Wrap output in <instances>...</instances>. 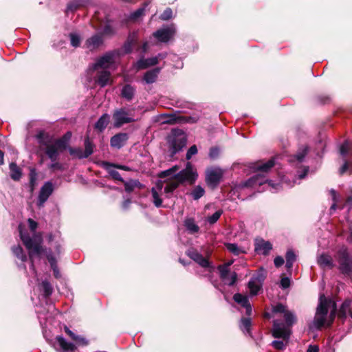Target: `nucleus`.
Here are the masks:
<instances>
[{
  "label": "nucleus",
  "instance_id": "obj_1",
  "mask_svg": "<svg viewBox=\"0 0 352 352\" xmlns=\"http://www.w3.org/2000/svg\"><path fill=\"white\" fill-rule=\"evenodd\" d=\"M263 317L267 319L275 318L272 331L273 336L283 338L284 341L275 340L272 342V345L276 349H284L292 333L291 328L296 322V316L289 309H271L270 313L265 312Z\"/></svg>",
  "mask_w": 352,
  "mask_h": 352
},
{
  "label": "nucleus",
  "instance_id": "obj_2",
  "mask_svg": "<svg viewBox=\"0 0 352 352\" xmlns=\"http://www.w3.org/2000/svg\"><path fill=\"white\" fill-rule=\"evenodd\" d=\"M19 235L23 245L28 250L29 259L34 265L33 257L34 255L40 256L42 254L47 253V249L42 245L43 238L41 234H36L32 239L28 232H23L19 226Z\"/></svg>",
  "mask_w": 352,
  "mask_h": 352
},
{
  "label": "nucleus",
  "instance_id": "obj_3",
  "mask_svg": "<svg viewBox=\"0 0 352 352\" xmlns=\"http://www.w3.org/2000/svg\"><path fill=\"white\" fill-rule=\"evenodd\" d=\"M166 141L168 147L169 157L172 159L186 146L187 138L183 130L180 129H173L170 134L167 136Z\"/></svg>",
  "mask_w": 352,
  "mask_h": 352
},
{
  "label": "nucleus",
  "instance_id": "obj_4",
  "mask_svg": "<svg viewBox=\"0 0 352 352\" xmlns=\"http://www.w3.org/2000/svg\"><path fill=\"white\" fill-rule=\"evenodd\" d=\"M335 258L338 263L340 272L346 277H352V256L346 246L342 245L336 253Z\"/></svg>",
  "mask_w": 352,
  "mask_h": 352
},
{
  "label": "nucleus",
  "instance_id": "obj_5",
  "mask_svg": "<svg viewBox=\"0 0 352 352\" xmlns=\"http://www.w3.org/2000/svg\"><path fill=\"white\" fill-rule=\"evenodd\" d=\"M72 136L71 131H67L62 137L55 140L53 145H49L45 151V154L50 160H56L57 151L63 152L68 149L69 142Z\"/></svg>",
  "mask_w": 352,
  "mask_h": 352
},
{
  "label": "nucleus",
  "instance_id": "obj_6",
  "mask_svg": "<svg viewBox=\"0 0 352 352\" xmlns=\"http://www.w3.org/2000/svg\"><path fill=\"white\" fill-rule=\"evenodd\" d=\"M337 309H317L311 328L320 329L322 327H329L335 319Z\"/></svg>",
  "mask_w": 352,
  "mask_h": 352
},
{
  "label": "nucleus",
  "instance_id": "obj_7",
  "mask_svg": "<svg viewBox=\"0 0 352 352\" xmlns=\"http://www.w3.org/2000/svg\"><path fill=\"white\" fill-rule=\"evenodd\" d=\"M198 174L194 170L193 166L190 162H187L185 168L180 170L177 174H175L173 179L177 180L179 184H183L188 182L190 185H192L197 179Z\"/></svg>",
  "mask_w": 352,
  "mask_h": 352
},
{
  "label": "nucleus",
  "instance_id": "obj_8",
  "mask_svg": "<svg viewBox=\"0 0 352 352\" xmlns=\"http://www.w3.org/2000/svg\"><path fill=\"white\" fill-rule=\"evenodd\" d=\"M223 172L220 168H210L206 171L205 181L211 189H215L220 184Z\"/></svg>",
  "mask_w": 352,
  "mask_h": 352
},
{
  "label": "nucleus",
  "instance_id": "obj_9",
  "mask_svg": "<svg viewBox=\"0 0 352 352\" xmlns=\"http://www.w3.org/2000/svg\"><path fill=\"white\" fill-rule=\"evenodd\" d=\"M113 126L120 128L124 124L131 123L135 121L129 116V111L125 108L116 109L113 113Z\"/></svg>",
  "mask_w": 352,
  "mask_h": 352
},
{
  "label": "nucleus",
  "instance_id": "obj_10",
  "mask_svg": "<svg viewBox=\"0 0 352 352\" xmlns=\"http://www.w3.org/2000/svg\"><path fill=\"white\" fill-rule=\"evenodd\" d=\"M175 29L173 25L167 26L153 32V36L160 42L166 43L175 35Z\"/></svg>",
  "mask_w": 352,
  "mask_h": 352
},
{
  "label": "nucleus",
  "instance_id": "obj_11",
  "mask_svg": "<svg viewBox=\"0 0 352 352\" xmlns=\"http://www.w3.org/2000/svg\"><path fill=\"white\" fill-rule=\"evenodd\" d=\"M53 184L51 182H47L43 184L38 194L37 202L38 206L41 207L43 206L44 203L53 192Z\"/></svg>",
  "mask_w": 352,
  "mask_h": 352
},
{
  "label": "nucleus",
  "instance_id": "obj_12",
  "mask_svg": "<svg viewBox=\"0 0 352 352\" xmlns=\"http://www.w3.org/2000/svg\"><path fill=\"white\" fill-rule=\"evenodd\" d=\"M129 136L128 133L120 132L113 135L110 139V146L116 149H120L127 142Z\"/></svg>",
  "mask_w": 352,
  "mask_h": 352
},
{
  "label": "nucleus",
  "instance_id": "obj_13",
  "mask_svg": "<svg viewBox=\"0 0 352 352\" xmlns=\"http://www.w3.org/2000/svg\"><path fill=\"white\" fill-rule=\"evenodd\" d=\"M318 265L322 269L332 270L336 265L331 255L327 253H322L317 258Z\"/></svg>",
  "mask_w": 352,
  "mask_h": 352
},
{
  "label": "nucleus",
  "instance_id": "obj_14",
  "mask_svg": "<svg viewBox=\"0 0 352 352\" xmlns=\"http://www.w3.org/2000/svg\"><path fill=\"white\" fill-rule=\"evenodd\" d=\"M254 246L255 252L264 256L268 255L270 250H272V243L263 239L256 240Z\"/></svg>",
  "mask_w": 352,
  "mask_h": 352
},
{
  "label": "nucleus",
  "instance_id": "obj_15",
  "mask_svg": "<svg viewBox=\"0 0 352 352\" xmlns=\"http://www.w3.org/2000/svg\"><path fill=\"white\" fill-rule=\"evenodd\" d=\"M104 43L103 37L102 34L97 33L90 38H87L85 42V45L87 48L91 51L98 49Z\"/></svg>",
  "mask_w": 352,
  "mask_h": 352
},
{
  "label": "nucleus",
  "instance_id": "obj_16",
  "mask_svg": "<svg viewBox=\"0 0 352 352\" xmlns=\"http://www.w3.org/2000/svg\"><path fill=\"white\" fill-rule=\"evenodd\" d=\"M101 165H102V167L103 168H104L108 172V173L109 174L110 177L113 179L121 182L122 183L124 182V180L121 177V175L119 173V172L116 170H114V169H112V168H115V164L114 163H111V162H107V161H102V163H101Z\"/></svg>",
  "mask_w": 352,
  "mask_h": 352
},
{
  "label": "nucleus",
  "instance_id": "obj_17",
  "mask_svg": "<svg viewBox=\"0 0 352 352\" xmlns=\"http://www.w3.org/2000/svg\"><path fill=\"white\" fill-rule=\"evenodd\" d=\"M266 181L265 176L263 174L258 173L246 180L243 184V186L246 188H253L256 186H261L265 184Z\"/></svg>",
  "mask_w": 352,
  "mask_h": 352
},
{
  "label": "nucleus",
  "instance_id": "obj_18",
  "mask_svg": "<svg viewBox=\"0 0 352 352\" xmlns=\"http://www.w3.org/2000/svg\"><path fill=\"white\" fill-rule=\"evenodd\" d=\"M197 118L192 116H177L175 115H170L169 120L166 121L168 124H176V123H196Z\"/></svg>",
  "mask_w": 352,
  "mask_h": 352
},
{
  "label": "nucleus",
  "instance_id": "obj_19",
  "mask_svg": "<svg viewBox=\"0 0 352 352\" xmlns=\"http://www.w3.org/2000/svg\"><path fill=\"white\" fill-rule=\"evenodd\" d=\"M114 53L107 52L101 56L95 63V68H107L109 65L113 63Z\"/></svg>",
  "mask_w": 352,
  "mask_h": 352
},
{
  "label": "nucleus",
  "instance_id": "obj_20",
  "mask_svg": "<svg viewBox=\"0 0 352 352\" xmlns=\"http://www.w3.org/2000/svg\"><path fill=\"white\" fill-rule=\"evenodd\" d=\"M138 43V36L135 32L130 33L126 41L123 45V49L125 54H130L133 51V47Z\"/></svg>",
  "mask_w": 352,
  "mask_h": 352
},
{
  "label": "nucleus",
  "instance_id": "obj_21",
  "mask_svg": "<svg viewBox=\"0 0 352 352\" xmlns=\"http://www.w3.org/2000/svg\"><path fill=\"white\" fill-rule=\"evenodd\" d=\"M122 184L124 186V190L128 193L132 192L135 188L141 190L145 187L138 179H130L129 181H124Z\"/></svg>",
  "mask_w": 352,
  "mask_h": 352
},
{
  "label": "nucleus",
  "instance_id": "obj_22",
  "mask_svg": "<svg viewBox=\"0 0 352 352\" xmlns=\"http://www.w3.org/2000/svg\"><path fill=\"white\" fill-rule=\"evenodd\" d=\"M316 308H337V305L331 297H327L324 294H320L319 303Z\"/></svg>",
  "mask_w": 352,
  "mask_h": 352
},
{
  "label": "nucleus",
  "instance_id": "obj_23",
  "mask_svg": "<svg viewBox=\"0 0 352 352\" xmlns=\"http://www.w3.org/2000/svg\"><path fill=\"white\" fill-rule=\"evenodd\" d=\"M135 94V88L130 84H126L123 86L120 96L122 98L126 99L127 101H131L134 98Z\"/></svg>",
  "mask_w": 352,
  "mask_h": 352
},
{
  "label": "nucleus",
  "instance_id": "obj_24",
  "mask_svg": "<svg viewBox=\"0 0 352 352\" xmlns=\"http://www.w3.org/2000/svg\"><path fill=\"white\" fill-rule=\"evenodd\" d=\"M275 165V161L274 158H271L266 162H258L254 168L262 173H267L270 170V169L274 167Z\"/></svg>",
  "mask_w": 352,
  "mask_h": 352
},
{
  "label": "nucleus",
  "instance_id": "obj_25",
  "mask_svg": "<svg viewBox=\"0 0 352 352\" xmlns=\"http://www.w3.org/2000/svg\"><path fill=\"white\" fill-rule=\"evenodd\" d=\"M110 122V116L107 113L102 115L94 124V128L99 132H102Z\"/></svg>",
  "mask_w": 352,
  "mask_h": 352
},
{
  "label": "nucleus",
  "instance_id": "obj_26",
  "mask_svg": "<svg viewBox=\"0 0 352 352\" xmlns=\"http://www.w3.org/2000/svg\"><path fill=\"white\" fill-rule=\"evenodd\" d=\"M160 72V67H155L149 71H147L144 75L143 80L147 84H152L156 81Z\"/></svg>",
  "mask_w": 352,
  "mask_h": 352
},
{
  "label": "nucleus",
  "instance_id": "obj_27",
  "mask_svg": "<svg viewBox=\"0 0 352 352\" xmlns=\"http://www.w3.org/2000/svg\"><path fill=\"white\" fill-rule=\"evenodd\" d=\"M10 170V176L14 181H19L22 176V170L16 162H11L9 164Z\"/></svg>",
  "mask_w": 352,
  "mask_h": 352
},
{
  "label": "nucleus",
  "instance_id": "obj_28",
  "mask_svg": "<svg viewBox=\"0 0 352 352\" xmlns=\"http://www.w3.org/2000/svg\"><path fill=\"white\" fill-rule=\"evenodd\" d=\"M184 226L190 234H195L199 232V227L195 223L193 218H187L185 219Z\"/></svg>",
  "mask_w": 352,
  "mask_h": 352
},
{
  "label": "nucleus",
  "instance_id": "obj_29",
  "mask_svg": "<svg viewBox=\"0 0 352 352\" xmlns=\"http://www.w3.org/2000/svg\"><path fill=\"white\" fill-rule=\"evenodd\" d=\"M36 139L40 144V148L42 149V146H45V151L47 150V147L49 145H53V144H50V135L48 133H45L44 131H40L36 135Z\"/></svg>",
  "mask_w": 352,
  "mask_h": 352
},
{
  "label": "nucleus",
  "instance_id": "obj_30",
  "mask_svg": "<svg viewBox=\"0 0 352 352\" xmlns=\"http://www.w3.org/2000/svg\"><path fill=\"white\" fill-rule=\"evenodd\" d=\"M234 300L240 305L243 308H251L248 297L240 293H236L233 296Z\"/></svg>",
  "mask_w": 352,
  "mask_h": 352
},
{
  "label": "nucleus",
  "instance_id": "obj_31",
  "mask_svg": "<svg viewBox=\"0 0 352 352\" xmlns=\"http://www.w3.org/2000/svg\"><path fill=\"white\" fill-rule=\"evenodd\" d=\"M158 63L157 57L148 58L146 59H140L138 62L140 69H146L149 67L154 66Z\"/></svg>",
  "mask_w": 352,
  "mask_h": 352
},
{
  "label": "nucleus",
  "instance_id": "obj_32",
  "mask_svg": "<svg viewBox=\"0 0 352 352\" xmlns=\"http://www.w3.org/2000/svg\"><path fill=\"white\" fill-rule=\"evenodd\" d=\"M296 255L293 250H288L285 254V267L287 271H291L294 262L296 261Z\"/></svg>",
  "mask_w": 352,
  "mask_h": 352
},
{
  "label": "nucleus",
  "instance_id": "obj_33",
  "mask_svg": "<svg viewBox=\"0 0 352 352\" xmlns=\"http://www.w3.org/2000/svg\"><path fill=\"white\" fill-rule=\"evenodd\" d=\"M84 146H85V151H84V156L89 157L91 155L94 153L95 145L92 140H91L89 135H87L85 138L84 140Z\"/></svg>",
  "mask_w": 352,
  "mask_h": 352
},
{
  "label": "nucleus",
  "instance_id": "obj_34",
  "mask_svg": "<svg viewBox=\"0 0 352 352\" xmlns=\"http://www.w3.org/2000/svg\"><path fill=\"white\" fill-rule=\"evenodd\" d=\"M65 332L77 344L80 345H87L88 341L83 337L74 334L67 326L64 327Z\"/></svg>",
  "mask_w": 352,
  "mask_h": 352
},
{
  "label": "nucleus",
  "instance_id": "obj_35",
  "mask_svg": "<svg viewBox=\"0 0 352 352\" xmlns=\"http://www.w3.org/2000/svg\"><path fill=\"white\" fill-rule=\"evenodd\" d=\"M11 250L12 254L22 262H26L28 261V256L20 245H13L11 248Z\"/></svg>",
  "mask_w": 352,
  "mask_h": 352
},
{
  "label": "nucleus",
  "instance_id": "obj_36",
  "mask_svg": "<svg viewBox=\"0 0 352 352\" xmlns=\"http://www.w3.org/2000/svg\"><path fill=\"white\" fill-rule=\"evenodd\" d=\"M37 177H38V174H37L36 170L34 168H30L29 188H30V192L31 193L34 192L35 187L37 185V183H36Z\"/></svg>",
  "mask_w": 352,
  "mask_h": 352
},
{
  "label": "nucleus",
  "instance_id": "obj_37",
  "mask_svg": "<svg viewBox=\"0 0 352 352\" xmlns=\"http://www.w3.org/2000/svg\"><path fill=\"white\" fill-rule=\"evenodd\" d=\"M110 76L111 73L107 70L100 72L98 76V84L102 87H105L109 82Z\"/></svg>",
  "mask_w": 352,
  "mask_h": 352
},
{
  "label": "nucleus",
  "instance_id": "obj_38",
  "mask_svg": "<svg viewBox=\"0 0 352 352\" xmlns=\"http://www.w3.org/2000/svg\"><path fill=\"white\" fill-rule=\"evenodd\" d=\"M164 182L167 184L164 188V192L166 194L173 193L180 185L177 180L174 179L173 177L171 179L165 180Z\"/></svg>",
  "mask_w": 352,
  "mask_h": 352
},
{
  "label": "nucleus",
  "instance_id": "obj_39",
  "mask_svg": "<svg viewBox=\"0 0 352 352\" xmlns=\"http://www.w3.org/2000/svg\"><path fill=\"white\" fill-rule=\"evenodd\" d=\"M150 2L148 1H146L143 3V6L141 8H139L138 9H137L135 11H134L133 12H132L131 14H130V16H129V19L131 21H136L138 20L140 16H143L144 14V12H145V8L146 6H148V5L149 4Z\"/></svg>",
  "mask_w": 352,
  "mask_h": 352
},
{
  "label": "nucleus",
  "instance_id": "obj_40",
  "mask_svg": "<svg viewBox=\"0 0 352 352\" xmlns=\"http://www.w3.org/2000/svg\"><path fill=\"white\" fill-rule=\"evenodd\" d=\"M225 247L226 249L233 254L235 256H239L241 254L245 253V251H243L240 247L238 246L236 243H226Z\"/></svg>",
  "mask_w": 352,
  "mask_h": 352
},
{
  "label": "nucleus",
  "instance_id": "obj_41",
  "mask_svg": "<svg viewBox=\"0 0 352 352\" xmlns=\"http://www.w3.org/2000/svg\"><path fill=\"white\" fill-rule=\"evenodd\" d=\"M56 339L58 344L64 351H74L76 349L74 344L67 342L63 337H57Z\"/></svg>",
  "mask_w": 352,
  "mask_h": 352
},
{
  "label": "nucleus",
  "instance_id": "obj_42",
  "mask_svg": "<svg viewBox=\"0 0 352 352\" xmlns=\"http://www.w3.org/2000/svg\"><path fill=\"white\" fill-rule=\"evenodd\" d=\"M248 287L250 289V292L252 296L257 295L259 291L261 290L262 289L261 285L252 280H250V281L248 282Z\"/></svg>",
  "mask_w": 352,
  "mask_h": 352
},
{
  "label": "nucleus",
  "instance_id": "obj_43",
  "mask_svg": "<svg viewBox=\"0 0 352 352\" xmlns=\"http://www.w3.org/2000/svg\"><path fill=\"white\" fill-rule=\"evenodd\" d=\"M41 289L43 292V295L46 297L50 296L53 292V288L50 283L47 280H43L41 283Z\"/></svg>",
  "mask_w": 352,
  "mask_h": 352
},
{
  "label": "nucleus",
  "instance_id": "obj_44",
  "mask_svg": "<svg viewBox=\"0 0 352 352\" xmlns=\"http://www.w3.org/2000/svg\"><path fill=\"white\" fill-rule=\"evenodd\" d=\"M309 152V146H304L298 150L294 157L299 162H302Z\"/></svg>",
  "mask_w": 352,
  "mask_h": 352
},
{
  "label": "nucleus",
  "instance_id": "obj_45",
  "mask_svg": "<svg viewBox=\"0 0 352 352\" xmlns=\"http://www.w3.org/2000/svg\"><path fill=\"white\" fill-rule=\"evenodd\" d=\"M266 278V272L263 268H261L257 274L254 276L250 280L255 281L256 283L263 285L265 279Z\"/></svg>",
  "mask_w": 352,
  "mask_h": 352
},
{
  "label": "nucleus",
  "instance_id": "obj_46",
  "mask_svg": "<svg viewBox=\"0 0 352 352\" xmlns=\"http://www.w3.org/2000/svg\"><path fill=\"white\" fill-rule=\"evenodd\" d=\"M346 171H349V174L352 173V160L344 159V164L339 169V174L343 175Z\"/></svg>",
  "mask_w": 352,
  "mask_h": 352
},
{
  "label": "nucleus",
  "instance_id": "obj_47",
  "mask_svg": "<svg viewBox=\"0 0 352 352\" xmlns=\"http://www.w3.org/2000/svg\"><path fill=\"white\" fill-rule=\"evenodd\" d=\"M204 189L199 185L196 186L192 190L191 195L195 200H197L204 196Z\"/></svg>",
  "mask_w": 352,
  "mask_h": 352
},
{
  "label": "nucleus",
  "instance_id": "obj_48",
  "mask_svg": "<svg viewBox=\"0 0 352 352\" xmlns=\"http://www.w3.org/2000/svg\"><path fill=\"white\" fill-rule=\"evenodd\" d=\"M69 37L70 38L71 45L74 47H78L80 45L81 38L80 36L76 33H69Z\"/></svg>",
  "mask_w": 352,
  "mask_h": 352
},
{
  "label": "nucleus",
  "instance_id": "obj_49",
  "mask_svg": "<svg viewBox=\"0 0 352 352\" xmlns=\"http://www.w3.org/2000/svg\"><path fill=\"white\" fill-rule=\"evenodd\" d=\"M68 151L71 155H76L78 159L87 158L84 156V151L80 148L69 147Z\"/></svg>",
  "mask_w": 352,
  "mask_h": 352
},
{
  "label": "nucleus",
  "instance_id": "obj_50",
  "mask_svg": "<svg viewBox=\"0 0 352 352\" xmlns=\"http://www.w3.org/2000/svg\"><path fill=\"white\" fill-rule=\"evenodd\" d=\"M60 153L61 152L57 151V155H56V160H50L52 163L50 165H49V166H48L50 169L53 170L63 169L62 164H60V162H58V158H59V155Z\"/></svg>",
  "mask_w": 352,
  "mask_h": 352
},
{
  "label": "nucleus",
  "instance_id": "obj_51",
  "mask_svg": "<svg viewBox=\"0 0 352 352\" xmlns=\"http://www.w3.org/2000/svg\"><path fill=\"white\" fill-rule=\"evenodd\" d=\"M186 255L188 256H189L192 260H193L196 263L197 262V261H199V259L202 256L201 254L198 252V251L195 250V249H189V250H188L186 252Z\"/></svg>",
  "mask_w": 352,
  "mask_h": 352
},
{
  "label": "nucleus",
  "instance_id": "obj_52",
  "mask_svg": "<svg viewBox=\"0 0 352 352\" xmlns=\"http://www.w3.org/2000/svg\"><path fill=\"white\" fill-rule=\"evenodd\" d=\"M186 255L188 256H189L192 260H193L196 263L197 262V261H199V259L202 256L201 254L198 252V251L195 250V249H189V250H188L186 252Z\"/></svg>",
  "mask_w": 352,
  "mask_h": 352
},
{
  "label": "nucleus",
  "instance_id": "obj_53",
  "mask_svg": "<svg viewBox=\"0 0 352 352\" xmlns=\"http://www.w3.org/2000/svg\"><path fill=\"white\" fill-rule=\"evenodd\" d=\"M251 321L249 318H242L240 327L243 331L250 333Z\"/></svg>",
  "mask_w": 352,
  "mask_h": 352
},
{
  "label": "nucleus",
  "instance_id": "obj_54",
  "mask_svg": "<svg viewBox=\"0 0 352 352\" xmlns=\"http://www.w3.org/2000/svg\"><path fill=\"white\" fill-rule=\"evenodd\" d=\"M152 197L153 198V204L157 208H160L162 205V199L160 198L156 190L153 188L151 190Z\"/></svg>",
  "mask_w": 352,
  "mask_h": 352
},
{
  "label": "nucleus",
  "instance_id": "obj_55",
  "mask_svg": "<svg viewBox=\"0 0 352 352\" xmlns=\"http://www.w3.org/2000/svg\"><path fill=\"white\" fill-rule=\"evenodd\" d=\"M222 213H223L222 210H219L216 211L213 214H212L211 216H209L208 217V219H207L208 222L210 224L215 223L219 220V219L221 216Z\"/></svg>",
  "mask_w": 352,
  "mask_h": 352
},
{
  "label": "nucleus",
  "instance_id": "obj_56",
  "mask_svg": "<svg viewBox=\"0 0 352 352\" xmlns=\"http://www.w3.org/2000/svg\"><path fill=\"white\" fill-rule=\"evenodd\" d=\"M316 100L318 104H326L331 102V97L327 95H318L316 98Z\"/></svg>",
  "mask_w": 352,
  "mask_h": 352
},
{
  "label": "nucleus",
  "instance_id": "obj_57",
  "mask_svg": "<svg viewBox=\"0 0 352 352\" xmlns=\"http://www.w3.org/2000/svg\"><path fill=\"white\" fill-rule=\"evenodd\" d=\"M217 269L219 272L220 278L222 280L226 279L228 278V274L230 272L229 269L227 268L226 266H223L222 265H219Z\"/></svg>",
  "mask_w": 352,
  "mask_h": 352
},
{
  "label": "nucleus",
  "instance_id": "obj_58",
  "mask_svg": "<svg viewBox=\"0 0 352 352\" xmlns=\"http://www.w3.org/2000/svg\"><path fill=\"white\" fill-rule=\"evenodd\" d=\"M220 149L218 146H212L210 148L208 156L212 160H216L219 157Z\"/></svg>",
  "mask_w": 352,
  "mask_h": 352
},
{
  "label": "nucleus",
  "instance_id": "obj_59",
  "mask_svg": "<svg viewBox=\"0 0 352 352\" xmlns=\"http://www.w3.org/2000/svg\"><path fill=\"white\" fill-rule=\"evenodd\" d=\"M98 33L102 34V36L104 37V36H112L114 34V31L109 24H106L102 31Z\"/></svg>",
  "mask_w": 352,
  "mask_h": 352
},
{
  "label": "nucleus",
  "instance_id": "obj_60",
  "mask_svg": "<svg viewBox=\"0 0 352 352\" xmlns=\"http://www.w3.org/2000/svg\"><path fill=\"white\" fill-rule=\"evenodd\" d=\"M350 150L349 144L348 141H345L340 146V153L343 157H345L348 154Z\"/></svg>",
  "mask_w": 352,
  "mask_h": 352
},
{
  "label": "nucleus",
  "instance_id": "obj_61",
  "mask_svg": "<svg viewBox=\"0 0 352 352\" xmlns=\"http://www.w3.org/2000/svg\"><path fill=\"white\" fill-rule=\"evenodd\" d=\"M45 255L47 261L50 264V267H55V265H57V261L56 258L53 256L52 252L50 249L48 250Z\"/></svg>",
  "mask_w": 352,
  "mask_h": 352
},
{
  "label": "nucleus",
  "instance_id": "obj_62",
  "mask_svg": "<svg viewBox=\"0 0 352 352\" xmlns=\"http://www.w3.org/2000/svg\"><path fill=\"white\" fill-rule=\"evenodd\" d=\"M173 11L170 8H167L161 14L160 19L163 21H167L172 18Z\"/></svg>",
  "mask_w": 352,
  "mask_h": 352
},
{
  "label": "nucleus",
  "instance_id": "obj_63",
  "mask_svg": "<svg viewBox=\"0 0 352 352\" xmlns=\"http://www.w3.org/2000/svg\"><path fill=\"white\" fill-rule=\"evenodd\" d=\"M80 4L78 1H72L67 4V12H74L79 9Z\"/></svg>",
  "mask_w": 352,
  "mask_h": 352
},
{
  "label": "nucleus",
  "instance_id": "obj_64",
  "mask_svg": "<svg viewBox=\"0 0 352 352\" xmlns=\"http://www.w3.org/2000/svg\"><path fill=\"white\" fill-rule=\"evenodd\" d=\"M197 263L204 268L210 267V263L209 260L207 258H205L203 255L201 256L199 261H197Z\"/></svg>",
  "mask_w": 352,
  "mask_h": 352
}]
</instances>
